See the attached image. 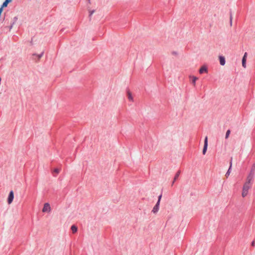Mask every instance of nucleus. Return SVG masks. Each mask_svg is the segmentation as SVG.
Masks as SVG:
<instances>
[{"label": "nucleus", "mask_w": 255, "mask_h": 255, "mask_svg": "<svg viewBox=\"0 0 255 255\" xmlns=\"http://www.w3.org/2000/svg\"><path fill=\"white\" fill-rule=\"evenodd\" d=\"M94 12V10L89 11L90 16L92 15Z\"/></svg>", "instance_id": "21"}, {"label": "nucleus", "mask_w": 255, "mask_h": 255, "mask_svg": "<svg viewBox=\"0 0 255 255\" xmlns=\"http://www.w3.org/2000/svg\"><path fill=\"white\" fill-rule=\"evenodd\" d=\"M180 174V171H179H179H178V172L176 173V174H175V177H174V180H173V182H172V185H173V184H174V182H175V181L177 180V179L178 178V177H179V176Z\"/></svg>", "instance_id": "13"}, {"label": "nucleus", "mask_w": 255, "mask_h": 255, "mask_svg": "<svg viewBox=\"0 0 255 255\" xmlns=\"http://www.w3.org/2000/svg\"><path fill=\"white\" fill-rule=\"evenodd\" d=\"M161 197H162V195L160 194V199L161 198Z\"/></svg>", "instance_id": "25"}, {"label": "nucleus", "mask_w": 255, "mask_h": 255, "mask_svg": "<svg viewBox=\"0 0 255 255\" xmlns=\"http://www.w3.org/2000/svg\"><path fill=\"white\" fill-rule=\"evenodd\" d=\"M220 63L222 66H224L225 64L226 60L225 58L223 56H219Z\"/></svg>", "instance_id": "9"}, {"label": "nucleus", "mask_w": 255, "mask_h": 255, "mask_svg": "<svg viewBox=\"0 0 255 255\" xmlns=\"http://www.w3.org/2000/svg\"><path fill=\"white\" fill-rule=\"evenodd\" d=\"M71 230L73 233H75L77 231V228L75 226L73 225L71 227Z\"/></svg>", "instance_id": "16"}, {"label": "nucleus", "mask_w": 255, "mask_h": 255, "mask_svg": "<svg viewBox=\"0 0 255 255\" xmlns=\"http://www.w3.org/2000/svg\"><path fill=\"white\" fill-rule=\"evenodd\" d=\"M255 245V241H253L252 243V246H254Z\"/></svg>", "instance_id": "22"}, {"label": "nucleus", "mask_w": 255, "mask_h": 255, "mask_svg": "<svg viewBox=\"0 0 255 255\" xmlns=\"http://www.w3.org/2000/svg\"><path fill=\"white\" fill-rule=\"evenodd\" d=\"M232 20H233V15L232 11H230V25H232Z\"/></svg>", "instance_id": "17"}, {"label": "nucleus", "mask_w": 255, "mask_h": 255, "mask_svg": "<svg viewBox=\"0 0 255 255\" xmlns=\"http://www.w3.org/2000/svg\"><path fill=\"white\" fill-rule=\"evenodd\" d=\"M50 211L51 207L50 204L48 203H45L42 209V212L44 213H49Z\"/></svg>", "instance_id": "1"}, {"label": "nucleus", "mask_w": 255, "mask_h": 255, "mask_svg": "<svg viewBox=\"0 0 255 255\" xmlns=\"http://www.w3.org/2000/svg\"><path fill=\"white\" fill-rule=\"evenodd\" d=\"M172 54H174V55H176L177 54V53L176 52L174 51L172 52Z\"/></svg>", "instance_id": "23"}, {"label": "nucleus", "mask_w": 255, "mask_h": 255, "mask_svg": "<svg viewBox=\"0 0 255 255\" xmlns=\"http://www.w3.org/2000/svg\"><path fill=\"white\" fill-rule=\"evenodd\" d=\"M159 204V196L158 197V201L157 202L156 204L153 207L152 212L154 214H156L158 211V205Z\"/></svg>", "instance_id": "5"}, {"label": "nucleus", "mask_w": 255, "mask_h": 255, "mask_svg": "<svg viewBox=\"0 0 255 255\" xmlns=\"http://www.w3.org/2000/svg\"><path fill=\"white\" fill-rule=\"evenodd\" d=\"M208 69L205 66H203L201 67L199 70L200 74H203V73H207Z\"/></svg>", "instance_id": "8"}, {"label": "nucleus", "mask_w": 255, "mask_h": 255, "mask_svg": "<svg viewBox=\"0 0 255 255\" xmlns=\"http://www.w3.org/2000/svg\"><path fill=\"white\" fill-rule=\"evenodd\" d=\"M248 191H247L246 190L243 189L242 194L243 197H246L248 195Z\"/></svg>", "instance_id": "15"}, {"label": "nucleus", "mask_w": 255, "mask_h": 255, "mask_svg": "<svg viewBox=\"0 0 255 255\" xmlns=\"http://www.w3.org/2000/svg\"><path fill=\"white\" fill-rule=\"evenodd\" d=\"M254 176H255L254 174L249 173V175L247 176L246 182H247L249 183H252V182L254 178Z\"/></svg>", "instance_id": "2"}, {"label": "nucleus", "mask_w": 255, "mask_h": 255, "mask_svg": "<svg viewBox=\"0 0 255 255\" xmlns=\"http://www.w3.org/2000/svg\"><path fill=\"white\" fill-rule=\"evenodd\" d=\"M13 198H14L13 192L12 191H11L9 192V195L8 197V199H7V203L8 204H10L12 203V202L13 200Z\"/></svg>", "instance_id": "3"}, {"label": "nucleus", "mask_w": 255, "mask_h": 255, "mask_svg": "<svg viewBox=\"0 0 255 255\" xmlns=\"http://www.w3.org/2000/svg\"><path fill=\"white\" fill-rule=\"evenodd\" d=\"M247 53L246 52L242 58V66L243 67H246V58H247Z\"/></svg>", "instance_id": "7"}, {"label": "nucleus", "mask_w": 255, "mask_h": 255, "mask_svg": "<svg viewBox=\"0 0 255 255\" xmlns=\"http://www.w3.org/2000/svg\"><path fill=\"white\" fill-rule=\"evenodd\" d=\"M230 133H231V130L230 129H228L226 133V136H225L226 139H227L229 137Z\"/></svg>", "instance_id": "20"}, {"label": "nucleus", "mask_w": 255, "mask_h": 255, "mask_svg": "<svg viewBox=\"0 0 255 255\" xmlns=\"http://www.w3.org/2000/svg\"><path fill=\"white\" fill-rule=\"evenodd\" d=\"M232 160L230 162V167L227 171V172H226V177H228L230 174V172H231V168H232Z\"/></svg>", "instance_id": "12"}, {"label": "nucleus", "mask_w": 255, "mask_h": 255, "mask_svg": "<svg viewBox=\"0 0 255 255\" xmlns=\"http://www.w3.org/2000/svg\"><path fill=\"white\" fill-rule=\"evenodd\" d=\"M59 172L60 169L58 168H55L53 170V173L56 174V175H54L55 176H56Z\"/></svg>", "instance_id": "18"}, {"label": "nucleus", "mask_w": 255, "mask_h": 255, "mask_svg": "<svg viewBox=\"0 0 255 255\" xmlns=\"http://www.w3.org/2000/svg\"><path fill=\"white\" fill-rule=\"evenodd\" d=\"M207 146H208V138L207 136H206L204 140V147L203 149V154H205L207 149Z\"/></svg>", "instance_id": "4"}, {"label": "nucleus", "mask_w": 255, "mask_h": 255, "mask_svg": "<svg viewBox=\"0 0 255 255\" xmlns=\"http://www.w3.org/2000/svg\"><path fill=\"white\" fill-rule=\"evenodd\" d=\"M252 185V183H249L247 182H245L243 185V189L249 191V190L251 188Z\"/></svg>", "instance_id": "6"}, {"label": "nucleus", "mask_w": 255, "mask_h": 255, "mask_svg": "<svg viewBox=\"0 0 255 255\" xmlns=\"http://www.w3.org/2000/svg\"><path fill=\"white\" fill-rule=\"evenodd\" d=\"M42 55V54H41ZM42 55L39 56V58H40L41 57Z\"/></svg>", "instance_id": "24"}, {"label": "nucleus", "mask_w": 255, "mask_h": 255, "mask_svg": "<svg viewBox=\"0 0 255 255\" xmlns=\"http://www.w3.org/2000/svg\"><path fill=\"white\" fill-rule=\"evenodd\" d=\"M127 94H128V100L130 101H131V102H133V98L132 97L131 93L130 91H128L127 92Z\"/></svg>", "instance_id": "11"}, {"label": "nucleus", "mask_w": 255, "mask_h": 255, "mask_svg": "<svg viewBox=\"0 0 255 255\" xmlns=\"http://www.w3.org/2000/svg\"><path fill=\"white\" fill-rule=\"evenodd\" d=\"M197 79L198 78L195 76H193V77H192V82L194 86L195 85L196 81L197 80Z\"/></svg>", "instance_id": "19"}, {"label": "nucleus", "mask_w": 255, "mask_h": 255, "mask_svg": "<svg viewBox=\"0 0 255 255\" xmlns=\"http://www.w3.org/2000/svg\"><path fill=\"white\" fill-rule=\"evenodd\" d=\"M250 173L255 174V163L253 164Z\"/></svg>", "instance_id": "14"}, {"label": "nucleus", "mask_w": 255, "mask_h": 255, "mask_svg": "<svg viewBox=\"0 0 255 255\" xmlns=\"http://www.w3.org/2000/svg\"><path fill=\"white\" fill-rule=\"evenodd\" d=\"M12 0H5L2 3L1 7L3 8L4 7H6L8 3L10 2Z\"/></svg>", "instance_id": "10"}]
</instances>
